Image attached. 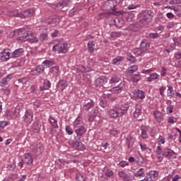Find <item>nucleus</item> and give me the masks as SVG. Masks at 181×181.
I'll return each instance as SVG.
<instances>
[{
    "mask_svg": "<svg viewBox=\"0 0 181 181\" xmlns=\"http://www.w3.org/2000/svg\"><path fill=\"white\" fill-rule=\"evenodd\" d=\"M155 13L151 10L141 11L137 16L139 25L141 26H148L152 22Z\"/></svg>",
    "mask_w": 181,
    "mask_h": 181,
    "instance_id": "nucleus-1",
    "label": "nucleus"
},
{
    "mask_svg": "<svg viewBox=\"0 0 181 181\" xmlns=\"http://www.w3.org/2000/svg\"><path fill=\"white\" fill-rule=\"evenodd\" d=\"M156 152L158 155H162L163 158H168V159H176L177 154L170 148H165L162 151V148L158 146L156 149Z\"/></svg>",
    "mask_w": 181,
    "mask_h": 181,
    "instance_id": "nucleus-2",
    "label": "nucleus"
},
{
    "mask_svg": "<svg viewBox=\"0 0 181 181\" xmlns=\"http://www.w3.org/2000/svg\"><path fill=\"white\" fill-rule=\"evenodd\" d=\"M114 4H115V0H108L105 3V6H107V9L113 11V15L115 16H119L120 15H124L125 11L122 10L117 11L115 6H114Z\"/></svg>",
    "mask_w": 181,
    "mask_h": 181,
    "instance_id": "nucleus-3",
    "label": "nucleus"
},
{
    "mask_svg": "<svg viewBox=\"0 0 181 181\" xmlns=\"http://www.w3.org/2000/svg\"><path fill=\"white\" fill-rule=\"evenodd\" d=\"M67 43L58 42L52 47V52H58L59 54H66L67 53Z\"/></svg>",
    "mask_w": 181,
    "mask_h": 181,
    "instance_id": "nucleus-4",
    "label": "nucleus"
},
{
    "mask_svg": "<svg viewBox=\"0 0 181 181\" xmlns=\"http://www.w3.org/2000/svg\"><path fill=\"white\" fill-rule=\"evenodd\" d=\"M115 107L119 114V117H123L126 114H128V110H129V105L128 103H119L115 105Z\"/></svg>",
    "mask_w": 181,
    "mask_h": 181,
    "instance_id": "nucleus-5",
    "label": "nucleus"
},
{
    "mask_svg": "<svg viewBox=\"0 0 181 181\" xmlns=\"http://www.w3.org/2000/svg\"><path fill=\"white\" fill-rule=\"evenodd\" d=\"M10 59H12V54L11 52L10 49H4L0 52V62L2 63H5V62H8L10 60Z\"/></svg>",
    "mask_w": 181,
    "mask_h": 181,
    "instance_id": "nucleus-6",
    "label": "nucleus"
},
{
    "mask_svg": "<svg viewBox=\"0 0 181 181\" xmlns=\"http://www.w3.org/2000/svg\"><path fill=\"white\" fill-rule=\"evenodd\" d=\"M74 129L76 134V136H75V141H81V138H83L84 135H86V132H87L86 127H76L74 128Z\"/></svg>",
    "mask_w": 181,
    "mask_h": 181,
    "instance_id": "nucleus-7",
    "label": "nucleus"
},
{
    "mask_svg": "<svg viewBox=\"0 0 181 181\" xmlns=\"http://www.w3.org/2000/svg\"><path fill=\"white\" fill-rule=\"evenodd\" d=\"M18 40H21V42H28L29 31L26 30L25 28H19L18 30Z\"/></svg>",
    "mask_w": 181,
    "mask_h": 181,
    "instance_id": "nucleus-8",
    "label": "nucleus"
},
{
    "mask_svg": "<svg viewBox=\"0 0 181 181\" xmlns=\"http://www.w3.org/2000/svg\"><path fill=\"white\" fill-rule=\"evenodd\" d=\"M108 83V78L105 76H101L95 80V87H103V88H108L107 83Z\"/></svg>",
    "mask_w": 181,
    "mask_h": 181,
    "instance_id": "nucleus-9",
    "label": "nucleus"
},
{
    "mask_svg": "<svg viewBox=\"0 0 181 181\" xmlns=\"http://www.w3.org/2000/svg\"><path fill=\"white\" fill-rule=\"evenodd\" d=\"M159 179V173L157 170H151L146 173V176L144 180L146 181H156Z\"/></svg>",
    "mask_w": 181,
    "mask_h": 181,
    "instance_id": "nucleus-10",
    "label": "nucleus"
},
{
    "mask_svg": "<svg viewBox=\"0 0 181 181\" xmlns=\"http://www.w3.org/2000/svg\"><path fill=\"white\" fill-rule=\"evenodd\" d=\"M23 121L29 125L32 124V121H33V111L30 109L26 110L25 112V115L23 117Z\"/></svg>",
    "mask_w": 181,
    "mask_h": 181,
    "instance_id": "nucleus-11",
    "label": "nucleus"
},
{
    "mask_svg": "<svg viewBox=\"0 0 181 181\" xmlns=\"http://www.w3.org/2000/svg\"><path fill=\"white\" fill-rule=\"evenodd\" d=\"M20 109L19 107H16L13 111L6 110L4 116L6 117L7 119H13V118H18L19 115Z\"/></svg>",
    "mask_w": 181,
    "mask_h": 181,
    "instance_id": "nucleus-12",
    "label": "nucleus"
},
{
    "mask_svg": "<svg viewBox=\"0 0 181 181\" xmlns=\"http://www.w3.org/2000/svg\"><path fill=\"white\" fill-rule=\"evenodd\" d=\"M45 67L43 64L37 65L30 71V74L31 76H40V74L45 73Z\"/></svg>",
    "mask_w": 181,
    "mask_h": 181,
    "instance_id": "nucleus-13",
    "label": "nucleus"
},
{
    "mask_svg": "<svg viewBox=\"0 0 181 181\" xmlns=\"http://www.w3.org/2000/svg\"><path fill=\"white\" fill-rule=\"evenodd\" d=\"M126 145L127 146V151L128 152H132L134 151V144H135V139L129 134L126 137Z\"/></svg>",
    "mask_w": 181,
    "mask_h": 181,
    "instance_id": "nucleus-14",
    "label": "nucleus"
},
{
    "mask_svg": "<svg viewBox=\"0 0 181 181\" xmlns=\"http://www.w3.org/2000/svg\"><path fill=\"white\" fill-rule=\"evenodd\" d=\"M30 149L34 150L35 155L39 156V155H42V153H43L44 147L43 145L40 144V143H33L30 146Z\"/></svg>",
    "mask_w": 181,
    "mask_h": 181,
    "instance_id": "nucleus-15",
    "label": "nucleus"
},
{
    "mask_svg": "<svg viewBox=\"0 0 181 181\" xmlns=\"http://www.w3.org/2000/svg\"><path fill=\"white\" fill-rule=\"evenodd\" d=\"M71 5V1L70 0H61L56 4L55 9H63L64 8H69Z\"/></svg>",
    "mask_w": 181,
    "mask_h": 181,
    "instance_id": "nucleus-16",
    "label": "nucleus"
},
{
    "mask_svg": "<svg viewBox=\"0 0 181 181\" xmlns=\"http://www.w3.org/2000/svg\"><path fill=\"white\" fill-rule=\"evenodd\" d=\"M125 82H122L117 86L112 88L111 91L113 94H120L122 91H125Z\"/></svg>",
    "mask_w": 181,
    "mask_h": 181,
    "instance_id": "nucleus-17",
    "label": "nucleus"
},
{
    "mask_svg": "<svg viewBox=\"0 0 181 181\" xmlns=\"http://www.w3.org/2000/svg\"><path fill=\"white\" fill-rule=\"evenodd\" d=\"M60 20L59 19V17L57 16H54L51 18H49L47 21V25H49V26H51V28H54L55 26H57Z\"/></svg>",
    "mask_w": 181,
    "mask_h": 181,
    "instance_id": "nucleus-18",
    "label": "nucleus"
},
{
    "mask_svg": "<svg viewBox=\"0 0 181 181\" xmlns=\"http://www.w3.org/2000/svg\"><path fill=\"white\" fill-rule=\"evenodd\" d=\"M152 114L154 117V119H156V122L158 124H160V122L163 121L164 116L162 112L155 110L152 112Z\"/></svg>",
    "mask_w": 181,
    "mask_h": 181,
    "instance_id": "nucleus-19",
    "label": "nucleus"
},
{
    "mask_svg": "<svg viewBox=\"0 0 181 181\" xmlns=\"http://www.w3.org/2000/svg\"><path fill=\"white\" fill-rule=\"evenodd\" d=\"M34 11L32 8L26 9L23 11V13L20 12L19 18L21 19H26V18H30L33 16Z\"/></svg>",
    "mask_w": 181,
    "mask_h": 181,
    "instance_id": "nucleus-20",
    "label": "nucleus"
},
{
    "mask_svg": "<svg viewBox=\"0 0 181 181\" xmlns=\"http://www.w3.org/2000/svg\"><path fill=\"white\" fill-rule=\"evenodd\" d=\"M23 53H25V49H23V48L16 49L13 52H11V57L12 59H18V57H22V56H23Z\"/></svg>",
    "mask_w": 181,
    "mask_h": 181,
    "instance_id": "nucleus-21",
    "label": "nucleus"
},
{
    "mask_svg": "<svg viewBox=\"0 0 181 181\" xmlns=\"http://www.w3.org/2000/svg\"><path fill=\"white\" fill-rule=\"evenodd\" d=\"M68 86H69V84L67 83V81H66L63 79H61L57 83L56 87H57V90H58V91H64V90L66 89V88Z\"/></svg>",
    "mask_w": 181,
    "mask_h": 181,
    "instance_id": "nucleus-22",
    "label": "nucleus"
},
{
    "mask_svg": "<svg viewBox=\"0 0 181 181\" xmlns=\"http://www.w3.org/2000/svg\"><path fill=\"white\" fill-rule=\"evenodd\" d=\"M134 112L133 113L134 118H139L142 111V105L141 103H136L134 106Z\"/></svg>",
    "mask_w": 181,
    "mask_h": 181,
    "instance_id": "nucleus-23",
    "label": "nucleus"
},
{
    "mask_svg": "<svg viewBox=\"0 0 181 181\" xmlns=\"http://www.w3.org/2000/svg\"><path fill=\"white\" fill-rule=\"evenodd\" d=\"M95 103L93 100H89L85 102V104L82 107V110L83 111H88V110H91L95 105Z\"/></svg>",
    "mask_w": 181,
    "mask_h": 181,
    "instance_id": "nucleus-24",
    "label": "nucleus"
},
{
    "mask_svg": "<svg viewBox=\"0 0 181 181\" xmlns=\"http://www.w3.org/2000/svg\"><path fill=\"white\" fill-rule=\"evenodd\" d=\"M74 128H80L81 127H84V121L83 117H78L73 123Z\"/></svg>",
    "mask_w": 181,
    "mask_h": 181,
    "instance_id": "nucleus-25",
    "label": "nucleus"
},
{
    "mask_svg": "<svg viewBox=\"0 0 181 181\" xmlns=\"http://www.w3.org/2000/svg\"><path fill=\"white\" fill-rule=\"evenodd\" d=\"M118 176L123 181H132V177L128 174L125 173L124 171H119Z\"/></svg>",
    "mask_w": 181,
    "mask_h": 181,
    "instance_id": "nucleus-26",
    "label": "nucleus"
},
{
    "mask_svg": "<svg viewBox=\"0 0 181 181\" xmlns=\"http://www.w3.org/2000/svg\"><path fill=\"white\" fill-rule=\"evenodd\" d=\"M42 128V124L39 121L34 122L33 124V131L35 134H39Z\"/></svg>",
    "mask_w": 181,
    "mask_h": 181,
    "instance_id": "nucleus-27",
    "label": "nucleus"
},
{
    "mask_svg": "<svg viewBox=\"0 0 181 181\" xmlns=\"http://www.w3.org/2000/svg\"><path fill=\"white\" fill-rule=\"evenodd\" d=\"M107 114L110 118H114V119L121 117L117 110L110 109L107 111Z\"/></svg>",
    "mask_w": 181,
    "mask_h": 181,
    "instance_id": "nucleus-28",
    "label": "nucleus"
},
{
    "mask_svg": "<svg viewBox=\"0 0 181 181\" xmlns=\"http://www.w3.org/2000/svg\"><path fill=\"white\" fill-rule=\"evenodd\" d=\"M79 140H76L73 142V146L74 148H75L76 149H78L79 151H84V149H86V146H84V144L80 141H78Z\"/></svg>",
    "mask_w": 181,
    "mask_h": 181,
    "instance_id": "nucleus-29",
    "label": "nucleus"
},
{
    "mask_svg": "<svg viewBox=\"0 0 181 181\" xmlns=\"http://www.w3.org/2000/svg\"><path fill=\"white\" fill-rule=\"evenodd\" d=\"M13 77V75L12 74H10L6 76V77H4L1 81H0V87H4V86H8V82L11 81V78Z\"/></svg>",
    "mask_w": 181,
    "mask_h": 181,
    "instance_id": "nucleus-30",
    "label": "nucleus"
},
{
    "mask_svg": "<svg viewBox=\"0 0 181 181\" xmlns=\"http://www.w3.org/2000/svg\"><path fill=\"white\" fill-rule=\"evenodd\" d=\"M48 121L52 125V128H54V129H57V128H59V124H57V119L54 118L52 115H49Z\"/></svg>",
    "mask_w": 181,
    "mask_h": 181,
    "instance_id": "nucleus-31",
    "label": "nucleus"
},
{
    "mask_svg": "<svg viewBox=\"0 0 181 181\" xmlns=\"http://www.w3.org/2000/svg\"><path fill=\"white\" fill-rule=\"evenodd\" d=\"M160 76L157 73L154 72L150 74V77L146 78V81H148V83H151V81H153L155 80H160Z\"/></svg>",
    "mask_w": 181,
    "mask_h": 181,
    "instance_id": "nucleus-32",
    "label": "nucleus"
},
{
    "mask_svg": "<svg viewBox=\"0 0 181 181\" xmlns=\"http://www.w3.org/2000/svg\"><path fill=\"white\" fill-rule=\"evenodd\" d=\"M168 90H167V97H169V98H173L175 97V93L173 90V86L170 85H168Z\"/></svg>",
    "mask_w": 181,
    "mask_h": 181,
    "instance_id": "nucleus-33",
    "label": "nucleus"
},
{
    "mask_svg": "<svg viewBox=\"0 0 181 181\" xmlns=\"http://www.w3.org/2000/svg\"><path fill=\"white\" fill-rule=\"evenodd\" d=\"M151 46V44L148 42V40L146 39H144L141 40L140 43V47L145 52V50H147V49H149Z\"/></svg>",
    "mask_w": 181,
    "mask_h": 181,
    "instance_id": "nucleus-34",
    "label": "nucleus"
},
{
    "mask_svg": "<svg viewBox=\"0 0 181 181\" xmlns=\"http://www.w3.org/2000/svg\"><path fill=\"white\" fill-rule=\"evenodd\" d=\"M134 176H135V177H146V176H145V169L140 168L137 171H135Z\"/></svg>",
    "mask_w": 181,
    "mask_h": 181,
    "instance_id": "nucleus-35",
    "label": "nucleus"
},
{
    "mask_svg": "<svg viewBox=\"0 0 181 181\" xmlns=\"http://www.w3.org/2000/svg\"><path fill=\"white\" fill-rule=\"evenodd\" d=\"M122 62H124V57L118 56L112 59V64H114L115 66H119Z\"/></svg>",
    "mask_w": 181,
    "mask_h": 181,
    "instance_id": "nucleus-36",
    "label": "nucleus"
},
{
    "mask_svg": "<svg viewBox=\"0 0 181 181\" xmlns=\"http://www.w3.org/2000/svg\"><path fill=\"white\" fill-rule=\"evenodd\" d=\"M137 71H138V66L133 65L132 66H129L127 69L126 73L127 74L128 76H131V74H134V73H135Z\"/></svg>",
    "mask_w": 181,
    "mask_h": 181,
    "instance_id": "nucleus-37",
    "label": "nucleus"
},
{
    "mask_svg": "<svg viewBox=\"0 0 181 181\" xmlns=\"http://www.w3.org/2000/svg\"><path fill=\"white\" fill-rule=\"evenodd\" d=\"M94 47H95V42H94V40H90L88 42V50L89 53H94Z\"/></svg>",
    "mask_w": 181,
    "mask_h": 181,
    "instance_id": "nucleus-38",
    "label": "nucleus"
},
{
    "mask_svg": "<svg viewBox=\"0 0 181 181\" xmlns=\"http://www.w3.org/2000/svg\"><path fill=\"white\" fill-rule=\"evenodd\" d=\"M8 16H14L16 18H19V15H21V12H19L17 9H12L8 11Z\"/></svg>",
    "mask_w": 181,
    "mask_h": 181,
    "instance_id": "nucleus-39",
    "label": "nucleus"
},
{
    "mask_svg": "<svg viewBox=\"0 0 181 181\" xmlns=\"http://www.w3.org/2000/svg\"><path fill=\"white\" fill-rule=\"evenodd\" d=\"M49 73H51V74H53V76H55L56 77H57V76H59V66H52L49 69Z\"/></svg>",
    "mask_w": 181,
    "mask_h": 181,
    "instance_id": "nucleus-40",
    "label": "nucleus"
},
{
    "mask_svg": "<svg viewBox=\"0 0 181 181\" xmlns=\"http://www.w3.org/2000/svg\"><path fill=\"white\" fill-rule=\"evenodd\" d=\"M111 15H114V13L109 11V12H104L99 14L100 19H108Z\"/></svg>",
    "mask_w": 181,
    "mask_h": 181,
    "instance_id": "nucleus-41",
    "label": "nucleus"
},
{
    "mask_svg": "<svg viewBox=\"0 0 181 181\" xmlns=\"http://www.w3.org/2000/svg\"><path fill=\"white\" fill-rule=\"evenodd\" d=\"M141 77H142L141 74H133L131 77V80L132 83H135L136 84L138 83V81L141 80Z\"/></svg>",
    "mask_w": 181,
    "mask_h": 181,
    "instance_id": "nucleus-42",
    "label": "nucleus"
},
{
    "mask_svg": "<svg viewBox=\"0 0 181 181\" xmlns=\"http://www.w3.org/2000/svg\"><path fill=\"white\" fill-rule=\"evenodd\" d=\"M42 66H44V67L45 66L47 69L49 67H52V66H54V64H56V62L52 60H45L42 62Z\"/></svg>",
    "mask_w": 181,
    "mask_h": 181,
    "instance_id": "nucleus-43",
    "label": "nucleus"
},
{
    "mask_svg": "<svg viewBox=\"0 0 181 181\" xmlns=\"http://www.w3.org/2000/svg\"><path fill=\"white\" fill-rule=\"evenodd\" d=\"M119 77H118L117 76H113L109 81L110 84H111L112 86H115V84H117V83H119Z\"/></svg>",
    "mask_w": 181,
    "mask_h": 181,
    "instance_id": "nucleus-44",
    "label": "nucleus"
},
{
    "mask_svg": "<svg viewBox=\"0 0 181 181\" xmlns=\"http://www.w3.org/2000/svg\"><path fill=\"white\" fill-rule=\"evenodd\" d=\"M127 60L129 62V63H136V58L131 53L127 54Z\"/></svg>",
    "mask_w": 181,
    "mask_h": 181,
    "instance_id": "nucleus-45",
    "label": "nucleus"
},
{
    "mask_svg": "<svg viewBox=\"0 0 181 181\" xmlns=\"http://www.w3.org/2000/svg\"><path fill=\"white\" fill-rule=\"evenodd\" d=\"M136 95L138 98H141V100H144L145 98V92L138 89L136 91Z\"/></svg>",
    "mask_w": 181,
    "mask_h": 181,
    "instance_id": "nucleus-46",
    "label": "nucleus"
},
{
    "mask_svg": "<svg viewBox=\"0 0 181 181\" xmlns=\"http://www.w3.org/2000/svg\"><path fill=\"white\" fill-rule=\"evenodd\" d=\"M144 49L140 48H134L133 49V53L135 54V56H142V54L144 53Z\"/></svg>",
    "mask_w": 181,
    "mask_h": 181,
    "instance_id": "nucleus-47",
    "label": "nucleus"
},
{
    "mask_svg": "<svg viewBox=\"0 0 181 181\" xmlns=\"http://www.w3.org/2000/svg\"><path fill=\"white\" fill-rule=\"evenodd\" d=\"M39 40L46 42V40H49V35H47V33H41L39 36Z\"/></svg>",
    "mask_w": 181,
    "mask_h": 181,
    "instance_id": "nucleus-48",
    "label": "nucleus"
},
{
    "mask_svg": "<svg viewBox=\"0 0 181 181\" xmlns=\"http://www.w3.org/2000/svg\"><path fill=\"white\" fill-rule=\"evenodd\" d=\"M107 104H108V102H107V100L105 98H101L100 99L99 105H100V107H102V108H105V107H107Z\"/></svg>",
    "mask_w": 181,
    "mask_h": 181,
    "instance_id": "nucleus-49",
    "label": "nucleus"
},
{
    "mask_svg": "<svg viewBox=\"0 0 181 181\" xmlns=\"http://www.w3.org/2000/svg\"><path fill=\"white\" fill-rule=\"evenodd\" d=\"M141 138L143 139H148L149 136L148 135V132H146V130H145L144 129H141Z\"/></svg>",
    "mask_w": 181,
    "mask_h": 181,
    "instance_id": "nucleus-50",
    "label": "nucleus"
},
{
    "mask_svg": "<svg viewBox=\"0 0 181 181\" xmlns=\"http://www.w3.org/2000/svg\"><path fill=\"white\" fill-rule=\"evenodd\" d=\"M129 28L133 32H138L139 30V25L138 24H131Z\"/></svg>",
    "mask_w": 181,
    "mask_h": 181,
    "instance_id": "nucleus-51",
    "label": "nucleus"
},
{
    "mask_svg": "<svg viewBox=\"0 0 181 181\" xmlns=\"http://www.w3.org/2000/svg\"><path fill=\"white\" fill-rule=\"evenodd\" d=\"M18 83H21V84H26L29 82V78L28 77H23L19 79H18Z\"/></svg>",
    "mask_w": 181,
    "mask_h": 181,
    "instance_id": "nucleus-52",
    "label": "nucleus"
},
{
    "mask_svg": "<svg viewBox=\"0 0 181 181\" xmlns=\"http://www.w3.org/2000/svg\"><path fill=\"white\" fill-rule=\"evenodd\" d=\"M65 131L68 135H73V129L69 125L65 127Z\"/></svg>",
    "mask_w": 181,
    "mask_h": 181,
    "instance_id": "nucleus-53",
    "label": "nucleus"
},
{
    "mask_svg": "<svg viewBox=\"0 0 181 181\" xmlns=\"http://www.w3.org/2000/svg\"><path fill=\"white\" fill-rule=\"evenodd\" d=\"M45 87L49 90V88H50V87H52V83H50V81L47 80V79H45L44 80V83H43Z\"/></svg>",
    "mask_w": 181,
    "mask_h": 181,
    "instance_id": "nucleus-54",
    "label": "nucleus"
},
{
    "mask_svg": "<svg viewBox=\"0 0 181 181\" xmlns=\"http://www.w3.org/2000/svg\"><path fill=\"white\" fill-rule=\"evenodd\" d=\"M148 37H150V39H158V37H159V34L158 33H150L148 34Z\"/></svg>",
    "mask_w": 181,
    "mask_h": 181,
    "instance_id": "nucleus-55",
    "label": "nucleus"
},
{
    "mask_svg": "<svg viewBox=\"0 0 181 181\" xmlns=\"http://www.w3.org/2000/svg\"><path fill=\"white\" fill-rule=\"evenodd\" d=\"M6 125H8V121H5V120L0 121V131H2V129H4Z\"/></svg>",
    "mask_w": 181,
    "mask_h": 181,
    "instance_id": "nucleus-56",
    "label": "nucleus"
},
{
    "mask_svg": "<svg viewBox=\"0 0 181 181\" xmlns=\"http://www.w3.org/2000/svg\"><path fill=\"white\" fill-rule=\"evenodd\" d=\"M168 124H175L176 122H177V119H176V117H169L168 118Z\"/></svg>",
    "mask_w": 181,
    "mask_h": 181,
    "instance_id": "nucleus-57",
    "label": "nucleus"
},
{
    "mask_svg": "<svg viewBox=\"0 0 181 181\" xmlns=\"http://www.w3.org/2000/svg\"><path fill=\"white\" fill-rule=\"evenodd\" d=\"M119 36H121V33L118 31H113L110 33L111 37H119Z\"/></svg>",
    "mask_w": 181,
    "mask_h": 181,
    "instance_id": "nucleus-58",
    "label": "nucleus"
},
{
    "mask_svg": "<svg viewBox=\"0 0 181 181\" xmlns=\"http://www.w3.org/2000/svg\"><path fill=\"white\" fill-rule=\"evenodd\" d=\"M81 69L83 73H90V71H91V67L86 66L84 65L81 66Z\"/></svg>",
    "mask_w": 181,
    "mask_h": 181,
    "instance_id": "nucleus-59",
    "label": "nucleus"
},
{
    "mask_svg": "<svg viewBox=\"0 0 181 181\" xmlns=\"http://www.w3.org/2000/svg\"><path fill=\"white\" fill-rule=\"evenodd\" d=\"M165 90H166V86H160L159 88L160 95H161L162 97H164Z\"/></svg>",
    "mask_w": 181,
    "mask_h": 181,
    "instance_id": "nucleus-60",
    "label": "nucleus"
},
{
    "mask_svg": "<svg viewBox=\"0 0 181 181\" xmlns=\"http://www.w3.org/2000/svg\"><path fill=\"white\" fill-rule=\"evenodd\" d=\"M76 177L77 181H86V177L81 174H77Z\"/></svg>",
    "mask_w": 181,
    "mask_h": 181,
    "instance_id": "nucleus-61",
    "label": "nucleus"
},
{
    "mask_svg": "<svg viewBox=\"0 0 181 181\" xmlns=\"http://www.w3.org/2000/svg\"><path fill=\"white\" fill-rule=\"evenodd\" d=\"M42 105V103H40V100H37L33 103L34 108H39Z\"/></svg>",
    "mask_w": 181,
    "mask_h": 181,
    "instance_id": "nucleus-62",
    "label": "nucleus"
},
{
    "mask_svg": "<svg viewBox=\"0 0 181 181\" xmlns=\"http://www.w3.org/2000/svg\"><path fill=\"white\" fill-rule=\"evenodd\" d=\"M158 143L159 144V145H160V144H165V137L160 135L158 139Z\"/></svg>",
    "mask_w": 181,
    "mask_h": 181,
    "instance_id": "nucleus-63",
    "label": "nucleus"
},
{
    "mask_svg": "<svg viewBox=\"0 0 181 181\" xmlns=\"http://www.w3.org/2000/svg\"><path fill=\"white\" fill-rule=\"evenodd\" d=\"M174 11L175 12V15L178 17V18H181V10H179V8H174Z\"/></svg>",
    "mask_w": 181,
    "mask_h": 181,
    "instance_id": "nucleus-64",
    "label": "nucleus"
}]
</instances>
